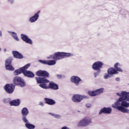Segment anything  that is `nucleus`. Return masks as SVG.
I'll list each match as a JSON object with an SVG mask.
<instances>
[{"instance_id": "f257e3e1", "label": "nucleus", "mask_w": 129, "mask_h": 129, "mask_svg": "<svg viewBox=\"0 0 129 129\" xmlns=\"http://www.w3.org/2000/svg\"><path fill=\"white\" fill-rule=\"evenodd\" d=\"M118 96L120 97L112 105V107L116 108L121 112L129 113V109L124 107H129V92L122 91L121 93H117Z\"/></svg>"}, {"instance_id": "f03ea898", "label": "nucleus", "mask_w": 129, "mask_h": 129, "mask_svg": "<svg viewBox=\"0 0 129 129\" xmlns=\"http://www.w3.org/2000/svg\"><path fill=\"white\" fill-rule=\"evenodd\" d=\"M30 65L31 64L30 63H28L23 68H21L19 70L15 71L14 72V75L17 76L19 75V74H21V73H23L25 76H27V77H34L35 76V75H34V74L32 72L30 71H26V69H28Z\"/></svg>"}, {"instance_id": "7ed1b4c3", "label": "nucleus", "mask_w": 129, "mask_h": 129, "mask_svg": "<svg viewBox=\"0 0 129 129\" xmlns=\"http://www.w3.org/2000/svg\"><path fill=\"white\" fill-rule=\"evenodd\" d=\"M36 80L38 84H41L39 85V86L41 87V88H43L44 89H49V87L46 86V83H49L50 81L47 79L45 78L36 77Z\"/></svg>"}, {"instance_id": "20e7f679", "label": "nucleus", "mask_w": 129, "mask_h": 129, "mask_svg": "<svg viewBox=\"0 0 129 129\" xmlns=\"http://www.w3.org/2000/svg\"><path fill=\"white\" fill-rule=\"evenodd\" d=\"M72 56L71 53L65 52H56L54 54L53 56H50L49 59H54L55 60H60L64 58V57H69Z\"/></svg>"}, {"instance_id": "39448f33", "label": "nucleus", "mask_w": 129, "mask_h": 129, "mask_svg": "<svg viewBox=\"0 0 129 129\" xmlns=\"http://www.w3.org/2000/svg\"><path fill=\"white\" fill-rule=\"evenodd\" d=\"M91 123H92L91 119L89 118H85L78 123V126H87Z\"/></svg>"}, {"instance_id": "423d86ee", "label": "nucleus", "mask_w": 129, "mask_h": 129, "mask_svg": "<svg viewBox=\"0 0 129 129\" xmlns=\"http://www.w3.org/2000/svg\"><path fill=\"white\" fill-rule=\"evenodd\" d=\"M13 82L15 85H20L21 87L26 86V83H25L24 80L19 77L14 78Z\"/></svg>"}, {"instance_id": "0eeeda50", "label": "nucleus", "mask_w": 129, "mask_h": 129, "mask_svg": "<svg viewBox=\"0 0 129 129\" xmlns=\"http://www.w3.org/2000/svg\"><path fill=\"white\" fill-rule=\"evenodd\" d=\"M83 98H87V97L80 95H75L73 97L72 100L74 102H80Z\"/></svg>"}, {"instance_id": "6e6552de", "label": "nucleus", "mask_w": 129, "mask_h": 129, "mask_svg": "<svg viewBox=\"0 0 129 129\" xmlns=\"http://www.w3.org/2000/svg\"><path fill=\"white\" fill-rule=\"evenodd\" d=\"M4 89L7 93H13V92H14V90H15V86L13 85L8 84L4 87Z\"/></svg>"}, {"instance_id": "1a4fd4ad", "label": "nucleus", "mask_w": 129, "mask_h": 129, "mask_svg": "<svg viewBox=\"0 0 129 129\" xmlns=\"http://www.w3.org/2000/svg\"><path fill=\"white\" fill-rule=\"evenodd\" d=\"M88 93L90 96H96V95L103 93V88L97 90L95 91H89Z\"/></svg>"}, {"instance_id": "9d476101", "label": "nucleus", "mask_w": 129, "mask_h": 129, "mask_svg": "<svg viewBox=\"0 0 129 129\" xmlns=\"http://www.w3.org/2000/svg\"><path fill=\"white\" fill-rule=\"evenodd\" d=\"M6 68L7 70H14V69L13 68V66H12V59L11 58H8L6 60Z\"/></svg>"}, {"instance_id": "9b49d317", "label": "nucleus", "mask_w": 129, "mask_h": 129, "mask_svg": "<svg viewBox=\"0 0 129 129\" xmlns=\"http://www.w3.org/2000/svg\"><path fill=\"white\" fill-rule=\"evenodd\" d=\"M40 63L42 64H45L46 65H49V66H52V65H55L56 64V61L54 60H39Z\"/></svg>"}, {"instance_id": "f8f14e48", "label": "nucleus", "mask_w": 129, "mask_h": 129, "mask_svg": "<svg viewBox=\"0 0 129 129\" xmlns=\"http://www.w3.org/2000/svg\"><path fill=\"white\" fill-rule=\"evenodd\" d=\"M36 75H37V76H40L41 77H47V76H49V73L45 71H38L36 73Z\"/></svg>"}, {"instance_id": "ddd939ff", "label": "nucleus", "mask_w": 129, "mask_h": 129, "mask_svg": "<svg viewBox=\"0 0 129 129\" xmlns=\"http://www.w3.org/2000/svg\"><path fill=\"white\" fill-rule=\"evenodd\" d=\"M102 65V62L100 61L96 62L93 65V69L94 70H99L101 68Z\"/></svg>"}, {"instance_id": "4468645a", "label": "nucleus", "mask_w": 129, "mask_h": 129, "mask_svg": "<svg viewBox=\"0 0 129 129\" xmlns=\"http://www.w3.org/2000/svg\"><path fill=\"white\" fill-rule=\"evenodd\" d=\"M71 82H73L76 85H78L81 80L78 77L73 76L71 79Z\"/></svg>"}, {"instance_id": "2eb2a0df", "label": "nucleus", "mask_w": 129, "mask_h": 129, "mask_svg": "<svg viewBox=\"0 0 129 129\" xmlns=\"http://www.w3.org/2000/svg\"><path fill=\"white\" fill-rule=\"evenodd\" d=\"M111 108H106L104 107L101 109L99 112V114H101V113H111Z\"/></svg>"}, {"instance_id": "dca6fc26", "label": "nucleus", "mask_w": 129, "mask_h": 129, "mask_svg": "<svg viewBox=\"0 0 129 129\" xmlns=\"http://www.w3.org/2000/svg\"><path fill=\"white\" fill-rule=\"evenodd\" d=\"M21 38L23 41L26 42V43H28V44H32V40L30 39L27 35H25L23 34H21Z\"/></svg>"}, {"instance_id": "f3484780", "label": "nucleus", "mask_w": 129, "mask_h": 129, "mask_svg": "<svg viewBox=\"0 0 129 129\" xmlns=\"http://www.w3.org/2000/svg\"><path fill=\"white\" fill-rule=\"evenodd\" d=\"M11 105H14L15 106H18V105H20V100H14L10 102Z\"/></svg>"}, {"instance_id": "a211bd4d", "label": "nucleus", "mask_w": 129, "mask_h": 129, "mask_svg": "<svg viewBox=\"0 0 129 129\" xmlns=\"http://www.w3.org/2000/svg\"><path fill=\"white\" fill-rule=\"evenodd\" d=\"M13 55L15 58H18V59L23 58V55L18 51H13Z\"/></svg>"}, {"instance_id": "6ab92c4d", "label": "nucleus", "mask_w": 129, "mask_h": 129, "mask_svg": "<svg viewBox=\"0 0 129 129\" xmlns=\"http://www.w3.org/2000/svg\"><path fill=\"white\" fill-rule=\"evenodd\" d=\"M49 88H51L52 89H55V90L58 89V85L57 84H55L53 82H51L49 83Z\"/></svg>"}, {"instance_id": "aec40b11", "label": "nucleus", "mask_w": 129, "mask_h": 129, "mask_svg": "<svg viewBox=\"0 0 129 129\" xmlns=\"http://www.w3.org/2000/svg\"><path fill=\"white\" fill-rule=\"evenodd\" d=\"M39 18V15L37 14H35V16H33L30 19V21L31 23H34V22H36L37 20H38V18Z\"/></svg>"}, {"instance_id": "412c9836", "label": "nucleus", "mask_w": 129, "mask_h": 129, "mask_svg": "<svg viewBox=\"0 0 129 129\" xmlns=\"http://www.w3.org/2000/svg\"><path fill=\"white\" fill-rule=\"evenodd\" d=\"M45 103H47V104H49L50 105H53V104H55V101L52 100V99H49L48 98H45Z\"/></svg>"}, {"instance_id": "4be33fe9", "label": "nucleus", "mask_w": 129, "mask_h": 129, "mask_svg": "<svg viewBox=\"0 0 129 129\" xmlns=\"http://www.w3.org/2000/svg\"><path fill=\"white\" fill-rule=\"evenodd\" d=\"M108 73H109V74H110L111 75H112L113 74H116V73H117V72L113 68H110L108 70Z\"/></svg>"}, {"instance_id": "5701e85b", "label": "nucleus", "mask_w": 129, "mask_h": 129, "mask_svg": "<svg viewBox=\"0 0 129 129\" xmlns=\"http://www.w3.org/2000/svg\"><path fill=\"white\" fill-rule=\"evenodd\" d=\"M22 114L23 115H28L29 111L27 108H24L22 110Z\"/></svg>"}, {"instance_id": "b1692460", "label": "nucleus", "mask_w": 129, "mask_h": 129, "mask_svg": "<svg viewBox=\"0 0 129 129\" xmlns=\"http://www.w3.org/2000/svg\"><path fill=\"white\" fill-rule=\"evenodd\" d=\"M25 126L28 129H34V128H35V125H34L32 124L28 123H26L25 124Z\"/></svg>"}, {"instance_id": "393cba45", "label": "nucleus", "mask_w": 129, "mask_h": 129, "mask_svg": "<svg viewBox=\"0 0 129 129\" xmlns=\"http://www.w3.org/2000/svg\"><path fill=\"white\" fill-rule=\"evenodd\" d=\"M119 65V63H116L114 65V68L117 71H119V72H122V70L121 69L117 67V66Z\"/></svg>"}, {"instance_id": "a878e982", "label": "nucleus", "mask_w": 129, "mask_h": 129, "mask_svg": "<svg viewBox=\"0 0 129 129\" xmlns=\"http://www.w3.org/2000/svg\"><path fill=\"white\" fill-rule=\"evenodd\" d=\"M49 114H51L53 117H55V118H60L61 117V116L60 115H57L54 113H49Z\"/></svg>"}, {"instance_id": "bb28decb", "label": "nucleus", "mask_w": 129, "mask_h": 129, "mask_svg": "<svg viewBox=\"0 0 129 129\" xmlns=\"http://www.w3.org/2000/svg\"><path fill=\"white\" fill-rule=\"evenodd\" d=\"M12 36L15 40H16V41H19V38L17 36V34L15 33H12Z\"/></svg>"}, {"instance_id": "cd10ccee", "label": "nucleus", "mask_w": 129, "mask_h": 129, "mask_svg": "<svg viewBox=\"0 0 129 129\" xmlns=\"http://www.w3.org/2000/svg\"><path fill=\"white\" fill-rule=\"evenodd\" d=\"M112 75H111L110 74L108 73V74L105 75L104 77V78L105 79H107V78H109L110 77H111Z\"/></svg>"}, {"instance_id": "c85d7f7f", "label": "nucleus", "mask_w": 129, "mask_h": 129, "mask_svg": "<svg viewBox=\"0 0 129 129\" xmlns=\"http://www.w3.org/2000/svg\"><path fill=\"white\" fill-rule=\"evenodd\" d=\"M22 119L24 122H28V120L27 119V118H26V116H23Z\"/></svg>"}, {"instance_id": "c756f323", "label": "nucleus", "mask_w": 129, "mask_h": 129, "mask_svg": "<svg viewBox=\"0 0 129 129\" xmlns=\"http://www.w3.org/2000/svg\"><path fill=\"white\" fill-rule=\"evenodd\" d=\"M86 106L87 108H90V107H91L92 105L90 104H86Z\"/></svg>"}, {"instance_id": "7c9ffc66", "label": "nucleus", "mask_w": 129, "mask_h": 129, "mask_svg": "<svg viewBox=\"0 0 129 129\" xmlns=\"http://www.w3.org/2000/svg\"><path fill=\"white\" fill-rule=\"evenodd\" d=\"M97 76H98V73H95L94 77L96 78Z\"/></svg>"}, {"instance_id": "2f4dec72", "label": "nucleus", "mask_w": 129, "mask_h": 129, "mask_svg": "<svg viewBox=\"0 0 129 129\" xmlns=\"http://www.w3.org/2000/svg\"><path fill=\"white\" fill-rule=\"evenodd\" d=\"M39 105H41V106H44V104H43L42 102H40L39 103Z\"/></svg>"}, {"instance_id": "473e14b6", "label": "nucleus", "mask_w": 129, "mask_h": 129, "mask_svg": "<svg viewBox=\"0 0 129 129\" xmlns=\"http://www.w3.org/2000/svg\"><path fill=\"white\" fill-rule=\"evenodd\" d=\"M116 81H119V78H116Z\"/></svg>"}, {"instance_id": "72a5a7b5", "label": "nucleus", "mask_w": 129, "mask_h": 129, "mask_svg": "<svg viewBox=\"0 0 129 129\" xmlns=\"http://www.w3.org/2000/svg\"><path fill=\"white\" fill-rule=\"evenodd\" d=\"M37 15H38V14H40V11H38V12L36 13Z\"/></svg>"}, {"instance_id": "f704fd0d", "label": "nucleus", "mask_w": 129, "mask_h": 129, "mask_svg": "<svg viewBox=\"0 0 129 129\" xmlns=\"http://www.w3.org/2000/svg\"><path fill=\"white\" fill-rule=\"evenodd\" d=\"M57 77L59 78L61 77V76H60V75H57Z\"/></svg>"}, {"instance_id": "c9c22d12", "label": "nucleus", "mask_w": 129, "mask_h": 129, "mask_svg": "<svg viewBox=\"0 0 129 129\" xmlns=\"http://www.w3.org/2000/svg\"><path fill=\"white\" fill-rule=\"evenodd\" d=\"M0 36H2V31H0Z\"/></svg>"}, {"instance_id": "e433bc0d", "label": "nucleus", "mask_w": 129, "mask_h": 129, "mask_svg": "<svg viewBox=\"0 0 129 129\" xmlns=\"http://www.w3.org/2000/svg\"><path fill=\"white\" fill-rule=\"evenodd\" d=\"M6 49H5V51H6Z\"/></svg>"}, {"instance_id": "4c0bfd02", "label": "nucleus", "mask_w": 129, "mask_h": 129, "mask_svg": "<svg viewBox=\"0 0 129 129\" xmlns=\"http://www.w3.org/2000/svg\"><path fill=\"white\" fill-rule=\"evenodd\" d=\"M0 51H1V48H0Z\"/></svg>"}]
</instances>
